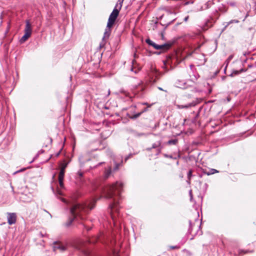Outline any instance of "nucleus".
I'll return each instance as SVG.
<instances>
[{"label":"nucleus","instance_id":"nucleus-21","mask_svg":"<svg viewBox=\"0 0 256 256\" xmlns=\"http://www.w3.org/2000/svg\"><path fill=\"white\" fill-rule=\"evenodd\" d=\"M64 168H60L58 180H64Z\"/></svg>","mask_w":256,"mask_h":256},{"label":"nucleus","instance_id":"nucleus-49","mask_svg":"<svg viewBox=\"0 0 256 256\" xmlns=\"http://www.w3.org/2000/svg\"><path fill=\"white\" fill-rule=\"evenodd\" d=\"M162 17H163V15H162V16H160L158 19V20H162Z\"/></svg>","mask_w":256,"mask_h":256},{"label":"nucleus","instance_id":"nucleus-44","mask_svg":"<svg viewBox=\"0 0 256 256\" xmlns=\"http://www.w3.org/2000/svg\"><path fill=\"white\" fill-rule=\"evenodd\" d=\"M57 194H59V195H62V192H60V190H58V191H57Z\"/></svg>","mask_w":256,"mask_h":256},{"label":"nucleus","instance_id":"nucleus-28","mask_svg":"<svg viewBox=\"0 0 256 256\" xmlns=\"http://www.w3.org/2000/svg\"><path fill=\"white\" fill-rule=\"evenodd\" d=\"M141 114H142V112H140L134 114V115L130 116V118L132 119H136V118H138Z\"/></svg>","mask_w":256,"mask_h":256},{"label":"nucleus","instance_id":"nucleus-7","mask_svg":"<svg viewBox=\"0 0 256 256\" xmlns=\"http://www.w3.org/2000/svg\"><path fill=\"white\" fill-rule=\"evenodd\" d=\"M58 244L59 242L58 241L54 242L52 246L54 251H56L57 250H60L61 252H64L66 250V246L63 245Z\"/></svg>","mask_w":256,"mask_h":256},{"label":"nucleus","instance_id":"nucleus-25","mask_svg":"<svg viewBox=\"0 0 256 256\" xmlns=\"http://www.w3.org/2000/svg\"><path fill=\"white\" fill-rule=\"evenodd\" d=\"M192 170H190L188 171V183L190 182V180L191 177L192 176Z\"/></svg>","mask_w":256,"mask_h":256},{"label":"nucleus","instance_id":"nucleus-36","mask_svg":"<svg viewBox=\"0 0 256 256\" xmlns=\"http://www.w3.org/2000/svg\"><path fill=\"white\" fill-rule=\"evenodd\" d=\"M25 170H26V168H22V169H20V170H17V171L15 172L14 173V174H17V173L19 172H23V171H24Z\"/></svg>","mask_w":256,"mask_h":256},{"label":"nucleus","instance_id":"nucleus-15","mask_svg":"<svg viewBox=\"0 0 256 256\" xmlns=\"http://www.w3.org/2000/svg\"><path fill=\"white\" fill-rule=\"evenodd\" d=\"M112 173V168L110 166H109L107 170H106L104 174V177L105 178H108Z\"/></svg>","mask_w":256,"mask_h":256},{"label":"nucleus","instance_id":"nucleus-24","mask_svg":"<svg viewBox=\"0 0 256 256\" xmlns=\"http://www.w3.org/2000/svg\"><path fill=\"white\" fill-rule=\"evenodd\" d=\"M176 18H173L172 20H171L169 22H168L166 24H162L161 22H160V24L162 25V26H165V27H164V28H166L169 25H170V24H172L175 20H176Z\"/></svg>","mask_w":256,"mask_h":256},{"label":"nucleus","instance_id":"nucleus-11","mask_svg":"<svg viewBox=\"0 0 256 256\" xmlns=\"http://www.w3.org/2000/svg\"><path fill=\"white\" fill-rule=\"evenodd\" d=\"M238 22H239V20H232L228 22H226L224 23L223 24L224 26V28L222 29V32L224 31L226 29V28L230 24H238Z\"/></svg>","mask_w":256,"mask_h":256},{"label":"nucleus","instance_id":"nucleus-61","mask_svg":"<svg viewBox=\"0 0 256 256\" xmlns=\"http://www.w3.org/2000/svg\"><path fill=\"white\" fill-rule=\"evenodd\" d=\"M140 82H140L138 83V85H140Z\"/></svg>","mask_w":256,"mask_h":256},{"label":"nucleus","instance_id":"nucleus-8","mask_svg":"<svg viewBox=\"0 0 256 256\" xmlns=\"http://www.w3.org/2000/svg\"><path fill=\"white\" fill-rule=\"evenodd\" d=\"M175 86L178 88L182 89H184L187 88L186 83L183 80H177L175 82Z\"/></svg>","mask_w":256,"mask_h":256},{"label":"nucleus","instance_id":"nucleus-48","mask_svg":"<svg viewBox=\"0 0 256 256\" xmlns=\"http://www.w3.org/2000/svg\"><path fill=\"white\" fill-rule=\"evenodd\" d=\"M196 234H199L200 235H201L202 234V232L200 231V232L198 231L196 233Z\"/></svg>","mask_w":256,"mask_h":256},{"label":"nucleus","instance_id":"nucleus-57","mask_svg":"<svg viewBox=\"0 0 256 256\" xmlns=\"http://www.w3.org/2000/svg\"><path fill=\"white\" fill-rule=\"evenodd\" d=\"M60 152H59L57 154L56 156H58V155L60 154Z\"/></svg>","mask_w":256,"mask_h":256},{"label":"nucleus","instance_id":"nucleus-56","mask_svg":"<svg viewBox=\"0 0 256 256\" xmlns=\"http://www.w3.org/2000/svg\"><path fill=\"white\" fill-rule=\"evenodd\" d=\"M134 62H135V60H132V64H133V65L134 64Z\"/></svg>","mask_w":256,"mask_h":256},{"label":"nucleus","instance_id":"nucleus-62","mask_svg":"<svg viewBox=\"0 0 256 256\" xmlns=\"http://www.w3.org/2000/svg\"><path fill=\"white\" fill-rule=\"evenodd\" d=\"M205 186H208L207 184H205Z\"/></svg>","mask_w":256,"mask_h":256},{"label":"nucleus","instance_id":"nucleus-30","mask_svg":"<svg viewBox=\"0 0 256 256\" xmlns=\"http://www.w3.org/2000/svg\"><path fill=\"white\" fill-rule=\"evenodd\" d=\"M124 0H118L117 4H118V6L119 5V9H121Z\"/></svg>","mask_w":256,"mask_h":256},{"label":"nucleus","instance_id":"nucleus-13","mask_svg":"<svg viewBox=\"0 0 256 256\" xmlns=\"http://www.w3.org/2000/svg\"><path fill=\"white\" fill-rule=\"evenodd\" d=\"M172 46V43H165L163 44H160V50H168Z\"/></svg>","mask_w":256,"mask_h":256},{"label":"nucleus","instance_id":"nucleus-5","mask_svg":"<svg viewBox=\"0 0 256 256\" xmlns=\"http://www.w3.org/2000/svg\"><path fill=\"white\" fill-rule=\"evenodd\" d=\"M198 104L197 100H193L192 102L188 103L186 104H177L176 106L178 109L189 108L196 106Z\"/></svg>","mask_w":256,"mask_h":256},{"label":"nucleus","instance_id":"nucleus-14","mask_svg":"<svg viewBox=\"0 0 256 256\" xmlns=\"http://www.w3.org/2000/svg\"><path fill=\"white\" fill-rule=\"evenodd\" d=\"M112 30H109L107 29H105L104 32V36L102 38V40H104L106 39H108L110 36L111 34Z\"/></svg>","mask_w":256,"mask_h":256},{"label":"nucleus","instance_id":"nucleus-32","mask_svg":"<svg viewBox=\"0 0 256 256\" xmlns=\"http://www.w3.org/2000/svg\"><path fill=\"white\" fill-rule=\"evenodd\" d=\"M132 154H130L126 156L124 158V161L126 162L131 156H132Z\"/></svg>","mask_w":256,"mask_h":256},{"label":"nucleus","instance_id":"nucleus-37","mask_svg":"<svg viewBox=\"0 0 256 256\" xmlns=\"http://www.w3.org/2000/svg\"><path fill=\"white\" fill-rule=\"evenodd\" d=\"M61 200L62 202H64L65 204H69V202L67 200H66V199H64V198H61Z\"/></svg>","mask_w":256,"mask_h":256},{"label":"nucleus","instance_id":"nucleus-38","mask_svg":"<svg viewBox=\"0 0 256 256\" xmlns=\"http://www.w3.org/2000/svg\"><path fill=\"white\" fill-rule=\"evenodd\" d=\"M236 64L240 66H241L243 64L242 62L241 61H237V62H236Z\"/></svg>","mask_w":256,"mask_h":256},{"label":"nucleus","instance_id":"nucleus-59","mask_svg":"<svg viewBox=\"0 0 256 256\" xmlns=\"http://www.w3.org/2000/svg\"><path fill=\"white\" fill-rule=\"evenodd\" d=\"M134 87L136 88H137V86H134Z\"/></svg>","mask_w":256,"mask_h":256},{"label":"nucleus","instance_id":"nucleus-9","mask_svg":"<svg viewBox=\"0 0 256 256\" xmlns=\"http://www.w3.org/2000/svg\"><path fill=\"white\" fill-rule=\"evenodd\" d=\"M247 70L246 69H244L243 68H240L239 70H233L232 72L230 74V76H234L236 75H238L240 74L242 72H245Z\"/></svg>","mask_w":256,"mask_h":256},{"label":"nucleus","instance_id":"nucleus-16","mask_svg":"<svg viewBox=\"0 0 256 256\" xmlns=\"http://www.w3.org/2000/svg\"><path fill=\"white\" fill-rule=\"evenodd\" d=\"M178 142V140L176 138L170 140L167 142L166 144L168 145H176Z\"/></svg>","mask_w":256,"mask_h":256},{"label":"nucleus","instance_id":"nucleus-46","mask_svg":"<svg viewBox=\"0 0 256 256\" xmlns=\"http://www.w3.org/2000/svg\"><path fill=\"white\" fill-rule=\"evenodd\" d=\"M39 234L40 236V237H42V238L44 236V234L42 232H40Z\"/></svg>","mask_w":256,"mask_h":256},{"label":"nucleus","instance_id":"nucleus-33","mask_svg":"<svg viewBox=\"0 0 256 256\" xmlns=\"http://www.w3.org/2000/svg\"><path fill=\"white\" fill-rule=\"evenodd\" d=\"M162 148V146H160V147H159L158 148L156 149V151H157V153L156 154V155L159 154L161 152Z\"/></svg>","mask_w":256,"mask_h":256},{"label":"nucleus","instance_id":"nucleus-19","mask_svg":"<svg viewBox=\"0 0 256 256\" xmlns=\"http://www.w3.org/2000/svg\"><path fill=\"white\" fill-rule=\"evenodd\" d=\"M114 22H115L108 20V22L106 29L111 30V28Z\"/></svg>","mask_w":256,"mask_h":256},{"label":"nucleus","instance_id":"nucleus-43","mask_svg":"<svg viewBox=\"0 0 256 256\" xmlns=\"http://www.w3.org/2000/svg\"><path fill=\"white\" fill-rule=\"evenodd\" d=\"M66 164H64V166L61 168H64V172H65V169H66Z\"/></svg>","mask_w":256,"mask_h":256},{"label":"nucleus","instance_id":"nucleus-6","mask_svg":"<svg viewBox=\"0 0 256 256\" xmlns=\"http://www.w3.org/2000/svg\"><path fill=\"white\" fill-rule=\"evenodd\" d=\"M8 222L9 224L12 225L16 223V216L14 212L8 213L7 216Z\"/></svg>","mask_w":256,"mask_h":256},{"label":"nucleus","instance_id":"nucleus-40","mask_svg":"<svg viewBox=\"0 0 256 256\" xmlns=\"http://www.w3.org/2000/svg\"><path fill=\"white\" fill-rule=\"evenodd\" d=\"M229 4L231 6H236V3L234 2H230L229 3Z\"/></svg>","mask_w":256,"mask_h":256},{"label":"nucleus","instance_id":"nucleus-60","mask_svg":"<svg viewBox=\"0 0 256 256\" xmlns=\"http://www.w3.org/2000/svg\"><path fill=\"white\" fill-rule=\"evenodd\" d=\"M144 135V134H140L139 136H142Z\"/></svg>","mask_w":256,"mask_h":256},{"label":"nucleus","instance_id":"nucleus-23","mask_svg":"<svg viewBox=\"0 0 256 256\" xmlns=\"http://www.w3.org/2000/svg\"><path fill=\"white\" fill-rule=\"evenodd\" d=\"M146 42L150 46H152L154 47V44H156L153 41L151 40L150 38H147L146 40Z\"/></svg>","mask_w":256,"mask_h":256},{"label":"nucleus","instance_id":"nucleus-4","mask_svg":"<svg viewBox=\"0 0 256 256\" xmlns=\"http://www.w3.org/2000/svg\"><path fill=\"white\" fill-rule=\"evenodd\" d=\"M120 10V9H119L118 4H116L112 12L110 14L108 20L115 22L118 16Z\"/></svg>","mask_w":256,"mask_h":256},{"label":"nucleus","instance_id":"nucleus-41","mask_svg":"<svg viewBox=\"0 0 256 256\" xmlns=\"http://www.w3.org/2000/svg\"><path fill=\"white\" fill-rule=\"evenodd\" d=\"M189 194H190V200H192V190H190L189 191Z\"/></svg>","mask_w":256,"mask_h":256},{"label":"nucleus","instance_id":"nucleus-27","mask_svg":"<svg viewBox=\"0 0 256 256\" xmlns=\"http://www.w3.org/2000/svg\"><path fill=\"white\" fill-rule=\"evenodd\" d=\"M188 222H189V228L188 230V233L190 234L192 232V221L190 220Z\"/></svg>","mask_w":256,"mask_h":256},{"label":"nucleus","instance_id":"nucleus-10","mask_svg":"<svg viewBox=\"0 0 256 256\" xmlns=\"http://www.w3.org/2000/svg\"><path fill=\"white\" fill-rule=\"evenodd\" d=\"M161 145H162V141L158 140V141L156 142L154 144H153L152 145V146L151 148H147L146 150L148 151H150L152 150V148H156L157 149L159 147H160V146H162Z\"/></svg>","mask_w":256,"mask_h":256},{"label":"nucleus","instance_id":"nucleus-17","mask_svg":"<svg viewBox=\"0 0 256 256\" xmlns=\"http://www.w3.org/2000/svg\"><path fill=\"white\" fill-rule=\"evenodd\" d=\"M218 172L214 168H211L208 172H204V173L207 174L208 176H210V174H213Z\"/></svg>","mask_w":256,"mask_h":256},{"label":"nucleus","instance_id":"nucleus-35","mask_svg":"<svg viewBox=\"0 0 256 256\" xmlns=\"http://www.w3.org/2000/svg\"><path fill=\"white\" fill-rule=\"evenodd\" d=\"M166 12H168V14H170H170H174L176 15V12H172V10H166Z\"/></svg>","mask_w":256,"mask_h":256},{"label":"nucleus","instance_id":"nucleus-1","mask_svg":"<svg viewBox=\"0 0 256 256\" xmlns=\"http://www.w3.org/2000/svg\"><path fill=\"white\" fill-rule=\"evenodd\" d=\"M123 184L121 182H116L110 185L106 186L102 189V194L104 196L108 199L113 198V202L109 204V208L110 210V216L112 220L114 222L116 216L114 212H117L119 210V202L114 197L120 198V194L122 190Z\"/></svg>","mask_w":256,"mask_h":256},{"label":"nucleus","instance_id":"nucleus-39","mask_svg":"<svg viewBox=\"0 0 256 256\" xmlns=\"http://www.w3.org/2000/svg\"><path fill=\"white\" fill-rule=\"evenodd\" d=\"M148 110V108H144L141 112H142V114L144 112H146Z\"/></svg>","mask_w":256,"mask_h":256},{"label":"nucleus","instance_id":"nucleus-58","mask_svg":"<svg viewBox=\"0 0 256 256\" xmlns=\"http://www.w3.org/2000/svg\"><path fill=\"white\" fill-rule=\"evenodd\" d=\"M178 164H179V162H178H178H176V164H177V165H178Z\"/></svg>","mask_w":256,"mask_h":256},{"label":"nucleus","instance_id":"nucleus-2","mask_svg":"<svg viewBox=\"0 0 256 256\" xmlns=\"http://www.w3.org/2000/svg\"><path fill=\"white\" fill-rule=\"evenodd\" d=\"M94 206H90L89 204H82L80 203H76L70 208L71 216L68 218V220L65 224L66 227L70 226L74 220H78V218L82 219V212H86L91 210Z\"/></svg>","mask_w":256,"mask_h":256},{"label":"nucleus","instance_id":"nucleus-42","mask_svg":"<svg viewBox=\"0 0 256 256\" xmlns=\"http://www.w3.org/2000/svg\"><path fill=\"white\" fill-rule=\"evenodd\" d=\"M233 58V56L232 55H230L228 56V60H230L231 59H232Z\"/></svg>","mask_w":256,"mask_h":256},{"label":"nucleus","instance_id":"nucleus-26","mask_svg":"<svg viewBox=\"0 0 256 256\" xmlns=\"http://www.w3.org/2000/svg\"><path fill=\"white\" fill-rule=\"evenodd\" d=\"M122 162V160L121 161L120 163H116L115 162V166L114 168V170L116 171L118 170L120 166L121 165V164Z\"/></svg>","mask_w":256,"mask_h":256},{"label":"nucleus","instance_id":"nucleus-29","mask_svg":"<svg viewBox=\"0 0 256 256\" xmlns=\"http://www.w3.org/2000/svg\"><path fill=\"white\" fill-rule=\"evenodd\" d=\"M141 70V68H138L136 70H134V68L133 67V66L132 67L131 69H130V70L134 72V74H138Z\"/></svg>","mask_w":256,"mask_h":256},{"label":"nucleus","instance_id":"nucleus-55","mask_svg":"<svg viewBox=\"0 0 256 256\" xmlns=\"http://www.w3.org/2000/svg\"><path fill=\"white\" fill-rule=\"evenodd\" d=\"M98 150V148H94V150H92L93 151H95V150Z\"/></svg>","mask_w":256,"mask_h":256},{"label":"nucleus","instance_id":"nucleus-31","mask_svg":"<svg viewBox=\"0 0 256 256\" xmlns=\"http://www.w3.org/2000/svg\"><path fill=\"white\" fill-rule=\"evenodd\" d=\"M63 181H64V180H58L60 186V188H64V184Z\"/></svg>","mask_w":256,"mask_h":256},{"label":"nucleus","instance_id":"nucleus-34","mask_svg":"<svg viewBox=\"0 0 256 256\" xmlns=\"http://www.w3.org/2000/svg\"><path fill=\"white\" fill-rule=\"evenodd\" d=\"M154 48L156 49V50H160V46L159 44H155L154 46Z\"/></svg>","mask_w":256,"mask_h":256},{"label":"nucleus","instance_id":"nucleus-63","mask_svg":"<svg viewBox=\"0 0 256 256\" xmlns=\"http://www.w3.org/2000/svg\"><path fill=\"white\" fill-rule=\"evenodd\" d=\"M158 24V22H155V24Z\"/></svg>","mask_w":256,"mask_h":256},{"label":"nucleus","instance_id":"nucleus-20","mask_svg":"<svg viewBox=\"0 0 256 256\" xmlns=\"http://www.w3.org/2000/svg\"><path fill=\"white\" fill-rule=\"evenodd\" d=\"M114 22H115L108 20V22L106 29L111 30V28Z\"/></svg>","mask_w":256,"mask_h":256},{"label":"nucleus","instance_id":"nucleus-64","mask_svg":"<svg viewBox=\"0 0 256 256\" xmlns=\"http://www.w3.org/2000/svg\"><path fill=\"white\" fill-rule=\"evenodd\" d=\"M134 57L136 58V54H134Z\"/></svg>","mask_w":256,"mask_h":256},{"label":"nucleus","instance_id":"nucleus-45","mask_svg":"<svg viewBox=\"0 0 256 256\" xmlns=\"http://www.w3.org/2000/svg\"><path fill=\"white\" fill-rule=\"evenodd\" d=\"M188 16H186L184 18V22H187V20H188Z\"/></svg>","mask_w":256,"mask_h":256},{"label":"nucleus","instance_id":"nucleus-3","mask_svg":"<svg viewBox=\"0 0 256 256\" xmlns=\"http://www.w3.org/2000/svg\"><path fill=\"white\" fill-rule=\"evenodd\" d=\"M26 24L24 29V34L20 40L21 44L26 42L32 34L31 26L29 20H26Z\"/></svg>","mask_w":256,"mask_h":256},{"label":"nucleus","instance_id":"nucleus-54","mask_svg":"<svg viewBox=\"0 0 256 256\" xmlns=\"http://www.w3.org/2000/svg\"><path fill=\"white\" fill-rule=\"evenodd\" d=\"M162 38H163L164 37L163 33H162Z\"/></svg>","mask_w":256,"mask_h":256},{"label":"nucleus","instance_id":"nucleus-47","mask_svg":"<svg viewBox=\"0 0 256 256\" xmlns=\"http://www.w3.org/2000/svg\"><path fill=\"white\" fill-rule=\"evenodd\" d=\"M102 164H104V162H99V163L98 164V165H96L95 167H96V166H100V165Z\"/></svg>","mask_w":256,"mask_h":256},{"label":"nucleus","instance_id":"nucleus-53","mask_svg":"<svg viewBox=\"0 0 256 256\" xmlns=\"http://www.w3.org/2000/svg\"><path fill=\"white\" fill-rule=\"evenodd\" d=\"M190 68L192 69V68L194 66H193V65H192V64H191V65H190Z\"/></svg>","mask_w":256,"mask_h":256},{"label":"nucleus","instance_id":"nucleus-22","mask_svg":"<svg viewBox=\"0 0 256 256\" xmlns=\"http://www.w3.org/2000/svg\"><path fill=\"white\" fill-rule=\"evenodd\" d=\"M254 250H239V254H248L249 252H253Z\"/></svg>","mask_w":256,"mask_h":256},{"label":"nucleus","instance_id":"nucleus-12","mask_svg":"<svg viewBox=\"0 0 256 256\" xmlns=\"http://www.w3.org/2000/svg\"><path fill=\"white\" fill-rule=\"evenodd\" d=\"M163 156L166 158H169L174 160H176L180 157V155L179 154H174V155L164 154Z\"/></svg>","mask_w":256,"mask_h":256},{"label":"nucleus","instance_id":"nucleus-50","mask_svg":"<svg viewBox=\"0 0 256 256\" xmlns=\"http://www.w3.org/2000/svg\"><path fill=\"white\" fill-rule=\"evenodd\" d=\"M158 88L160 90H164L162 88L158 87Z\"/></svg>","mask_w":256,"mask_h":256},{"label":"nucleus","instance_id":"nucleus-51","mask_svg":"<svg viewBox=\"0 0 256 256\" xmlns=\"http://www.w3.org/2000/svg\"><path fill=\"white\" fill-rule=\"evenodd\" d=\"M177 248L176 246H172L171 247L172 248Z\"/></svg>","mask_w":256,"mask_h":256},{"label":"nucleus","instance_id":"nucleus-18","mask_svg":"<svg viewBox=\"0 0 256 256\" xmlns=\"http://www.w3.org/2000/svg\"><path fill=\"white\" fill-rule=\"evenodd\" d=\"M83 172L81 171H78L76 173V178L78 180L82 181V178L83 176Z\"/></svg>","mask_w":256,"mask_h":256},{"label":"nucleus","instance_id":"nucleus-52","mask_svg":"<svg viewBox=\"0 0 256 256\" xmlns=\"http://www.w3.org/2000/svg\"><path fill=\"white\" fill-rule=\"evenodd\" d=\"M252 67H253L252 65H251V64L248 65V68H252Z\"/></svg>","mask_w":256,"mask_h":256}]
</instances>
